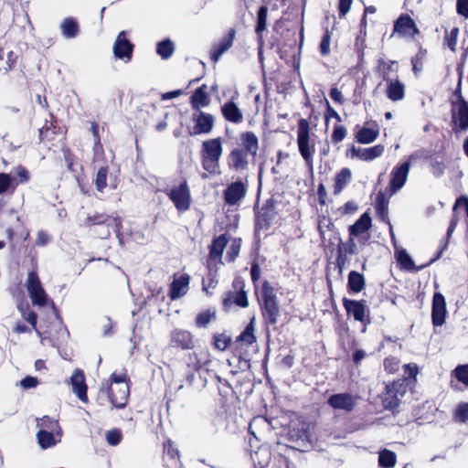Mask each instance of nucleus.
Segmentation results:
<instances>
[{"label":"nucleus","instance_id":"obj_62","mask_svg":"<svg viewBox=\"0 0 468 468\" xmlns=\"http://www.w3.org/2000/svg\"><path fill=\"white\" fill-rule=\"evenodd\" d=\"M404 369L409 378H415L419 373V367L416 364H405Z\"/></svg>","mask_w":468,"mask_h":468},{"label":"nucleus","instance_id":"obj_16","mask_svg":"<svg viewBox=\"0 0 468 468\" xmlns=\"http://www.w3.org/2000/svg\"><path fill=\"white\" fill-rule=\"evenodd\" d=\"M193 121L195 122L194 133H209L214 125V118L211 114L200 112L194 114Z\"/></svg>","mask_w":468,"mask_h":468},{"label":"nucleus","instance_id":"obj_32","mask_svg":"<svg viewBox=\"0 0 468 468\" xmlns=\"http://www.w3.org/2000/svg\"><path fill=\"white\" fill-rule=\"evenodd\" d=\"M365 278L361 273L356 271L349 272L347 280V287L349 291L358 293L365 288Z\"/></svg>","mask_w":468,"mask_h":468},{"label":"nucleus","instance_id":"obj_27","mask_svg":"<svg viewBox=\"0 0 468 468\" xmlns=\"http://www.w3.org/2000/svg\"><path fill=\"white\" fill-rule=\"evenodd\" d=\"M221 153L222 148L219 139H211L203 143L202 156L218 159Z\"/></svg>","mask_w":468,"mask_h":468},{"label":"nucleus","instance_id":"obj_29","mask_svg":"<svg viewBox=\"0 0 468 468\" xmlns=\"http://www.w3.org/2000/svg\"><path fill=\"white\" fill-rule=\"evenodd\" d=\"M398 68V62L395 60H385L380 58L378 61V71L381 74L385 81H388V79H392L391 74L397 73Z\"/></svg>","mask_w":468,"mask_h":468},{"label":"nucleus","instance_id":"obj_34","mask_svg":"<svg viewBox=\"0 0 468 468\" xmlns=\"http://www.w3.org/2000/svg\"><path fill=\"white\" fill-rule=\"evenodd\" d=\"M397 462L396 453L388 449H384L378 453V464L382 468H393Z\"/></svg>","mask_w":468,"mask_h":468},{"label":"nucleus","instance_id":"obj_30","mask_svg":"<svg viewBox=\"0 0 468 468\" xmlns=\"http://www.w3.org/2000/svg\"><path fill=\"white\" fill-rule=\"evenodd\" d=\"M241 145L248 154L255 155L259 148L257 136L251 133L247 132L240 135Z\"/></svg>","mask_w":468,"mask_h":468},{"label":"nucleus","instance_id":"obj_1","mask_svg":"<svg viewBox=\"0 0 468 468\" xmlns=\"http://www.w3.org/2000/svg\"><path fill=\"white\" fill-rule=\"evenodd\" d=\"M297 145L306 165L312 168L315 147L314 144L311 141L309 122L305 119H300L298 122Z\"/></svg>","mask_w":468,"mask_h":468},{"label":"nucleus","instance_id":"obj_56","mask_svg":"<svg viewBox=\"0 0 468 468\" xmlns=\"http://www.w3.org/2000/svg\"><path fill=\"white\" fill-rule=\"evenodd\" d=\"M353 0H339V15L345 16L350 10Z\"/></svg>","mask_w":468,"mask_h":468},{"label":"nucleus","instance_id":"obj_24","mask_svg":"<svg viewBox=\"0 0 468 468\" xmlns=\"http://www.w3.org/2000/svg\"><path fill=\"white\" fill-rule=\"evenodd\" d=\"M165 455L164 461L167 468H181V462L179 459V452L175 449L170 441L165 443Z\"/></svg>","mask_w":468,"mask_h":468},{"label":"nucleus","instance_id":"obj_57","mask_svg":"<svg viewBox=\"0 0 468 468\" xmlns=\"http://www.w3.org/2000/svg\"><path fill=\"white\" fill-rule=\"evenodd\" d=\"M320 51L322 55H328L330 52V36L326 33L320 43Z\"/></svg>","mask_w":468,"mask_h":468},{"label":"nucleus","instance_id":"obj_64","mask_svg":"<svg viewBox=\"0 0 468 468\" xmlns=\"http://www.w3.org/2000/svg\"><path fill=\"white\" fill-rule=\"evenodd\" d=\"M249 304L247 297L243 292L236 294V305H239L241 307H247Z\"/></svg>","mask_w":468,"mask_h":468},{"label":"nucleus","instance_id":"obj_3","mask_svg":"<svg viewBox=\"0 0 468 468\" xmlns=\"http://www.w3.org/2000/svg\"><path fill=\"white\" fill-rule=\"evenodd\" d=\"M26 288L33 304L38 306H45L49 303L53 304V302L46 293L36 271H32L28 273L26 281Z\"/></svg>","mask_w":468,"mask_h":468},{"label":"nucleus","instance_id":"obj_25","mask_svg":"<svg viewBox=\"0 0 468 468\" xmlns=\"http://www.w3.org/2000/svg\"><path fill=\"white\" fill-rule=\"evenodd\" d=\"M209 95L207 85L203 84L197 89L190 99V103L194 109L199 110L209 104Z\"/></svg>","mask_w":468,"mask_h":468},{"label":"nucleus","instance_id":"obj_55","mask_svg":"<svg viewBox=\"0 0 468 468\" xmlns=\"http://www.w3.org/2000/svg\"><path fill=\"white\" fill-rule=\"evenodd\" d=\"M222 113L229 121H234V104L228 102L222 107Z\"/></svg>","mask_w":468,"mask_h":468},{"label":"nucleus","instance_id":"obj_23","mask_svg":"<svg viewBox=\"0 0 468 468\" xmlns=\"http://www.w3.org/2000/svg\"><path fill=\"white\" fill-rule=\"evenodd\" d=\"M228 244V239L225 235H221L215 239L209 248V263L217 262L221 259V255Z\"/></svg>","mask_w":468,"mask_h":468},{"label":"nucleus","instance_id":"obj_12","mask_svg":"<svg viewBox=\"0 0 468 468\" xmlns=\"http://www.w3.org/2000/svg\"><path fill=\"white\" fill-rule=\"evenodd\" d=\"M190 277L186 273H176L169 288V296L172 300L177 299L187 292Z\"/></svg>","mask_w":468,"mask_h":468},{"label":"nucleus","instance_id":"obj_7","mask_svg":"<svg viewBox=\"0 0 468 468\" xmlns=\"http://www.w3.org/2000/svg\"><path fill=\"white\" fill-rule=\"evenodd\" d=\"M168 196L177 210L186 211L190 207L191 196L186 181L174 186Z\"/></svg>","mask_w":468,"mask_h":468},{"label":"nucleus","instance_id":"obj_38","mask_svg":"<svg viewBox=\"0 0 468 468\" xmlns=\"http://www.w3.org/2000/svg\"><path fill=\"white\" fill-rule=\"evenodd\" d=\"M232 45V34L230 33L224 40L217 45L211 54L213 60L217 61L220 55L228 50Z\"/></svg>","mask_w":468,"mask_h":468},{"label":"nucleus","instance_id":"obj_19","mask_svg":"<svg viewBox=\"0 0 468 468\" xmlns=\"http://www.w3.org/2000/svg\"><path fill=\"white\" fill-rule=\"evenodd\" d=\"M385 147L382 144H377L368 148L353 147V154L363 161H371L383 154Z\"/></svg>","mask_w":468,"mask_h":468},{"label":"nucleus","instance_id":"obj_54","mask_svg":"<svg viewBox=\"0 0 468 468\" xmlns=\"http://www.w3.org/2000/svg\"><path fill=\"white\" fill-rule=\"evenodd\" d=\"M23 388H33L38 385V379L35 377H26L20 382Z\"/></svg>","mask_w":468,"mask_h":468},{"label":"nucleus","instance_id":"obj_41","mask_svg":"<svg viewBox=\"0 0 468 468\" xmlns=\"http://www.w3.org/2000/svg\"><path fill=\"white\" fill-rule=\"evenodd\" d=\"M458 35H459L458 27H453L450 31L446 30L443 45L447 46L452 51H455Z\"/></svg>","mask_w":468,"mask_h":468},{"label":"nucleus","instance_id":"obj_2","mask_svg":"<svg viewBox=\"0 0 468 468\" xmlns=\"http://www.w3.org/2000/svg\"><path fill=\"white\" fill-rule=\"evenodd\" d=\"M457 101L452 103V130L455 133L468 130V102L461 94V80L455 91Z\"/></svg>","mask_w":468,"mask_h":468},{"label":"nucleus","instance_id":"obj_37","mask_svg":"<svg viewBox=\"0 0 468 468\" xmlns=\"http://www.w3.org/2000/svg\"><path fill=\"white\" fill-rule=\"evenodd\" d=\"M395 257L398 263L401 266V268L405 270H411L414 267V263L410 258V256L407 253L405 250L399 249L396 250Z\"/></svg>","mask_w":468,"mask_h":468},{"label":"nucleus","instance_id":"obj_63","mask_svg":"<svg viewBox=\"0 0 468 468\" xmlns=\"http://www.w3.org/2000/svg\"><path fill=\"white\" fill-rule=\"evenodd\" d=\"M330 98L340 104L344 102V97L342 95V92L337 88L331 89Z\"/></svg>","mask_w":468,"mask_h":468},{"label":"nucleus","instance_id":"obj_33","mask_svg":"<svg viewBox=\"0 0 468 468\" xmlns=\"http://www.w3.org/2000/svg\"><path fill=\"white\" fill-rule=\"evenodd\" d=\"M352 173L349 168H343L335 178V194H339L351 180Z\"/></svg>","mask_w":468,"mask_h":468},{"label":"nucleus","instance_id":"obj_26","mask_svg":"<svg viewBox=\"0 0 468 468\" xmlns=\"http://www.w3.org/2000/svg\"><path fill=\"white\" fill-rule=\"evenodd\" d=\"M379 135V129L377 124L375 127H363L356 133V139L359 144H367L374 142Z\"/></svg>","mask_w":468,"mask_h":468},{"label":"nucleus","instance_id":"obj_6","mask_svg":"<svg viewBox=\"0 0 468 468\" xmlns=\"http://www.w3.org/2000/svg\"><path fill=\"white\" fill-rule=\"evenodd\" d=\"M411 159H413L412 155L409 157L408 161L398 165L393 168L389 182L390 195L396 194L405 185L410 173Z\"/></svg>","mask_w":468,"mask_h":468},{"label":"nucleus","instance_id":"obj_52","mask_svg":"<svg viewBox=\"0 0 468 468\" xmlns=\"http://www.w3.org/2000/svg\"><path fill=\"white\" fill-rule=\"evenodd\" d=\"M107 384L108 386H121V384H128L127 376L125 373H121L119 375L112 373L110 378V383Z\"/></svg>","mask_w":468,"mask_h":468},{"label":"nucleus","instance_id":"obj_45","mask_svg":"<svg viewBox=\"0 0 468 468\" xmlns=\"http://www.w3.org/2000/svg\"><path fill=\"white\" fill-rule=\"evenodd\" d=\"M268 8L266 6H261L258 11V21L256 31L258 34L261 33L266 29L267 24Z\"/></svg>","mask_w":468,"mask_h":468},{"label":"nucleus","instance_id":"obj_44","mask_svg":"<svg viewBox=\"0 0 468 468\" xmlns=\"http://www.w3.org/2000/svg\"><path fill=\"white\" fill-rule=\"evenodd\" d=\"M156 51L163 58H168L174 52V45L170 40L161 41Z\"/></svg>","mask_w":468,"mask_h":468},{"label":"nucleus","instance_id":"obj_13","mask_svg":"<svg viewBox=\"0 0 468 468\" xmlns=\"http://www.w3.org/2000/svg\"><path fill=\"white\" fill-rule=\"evenodd\" d=\"M343 305L348 315L354 317L356 321L364 322L368 309L364 301H356L345 298Z\"/></svg>","mask_w":468,"mask_h":468},{"label":"nucleus","instance_id":"obj_40","mask_svg":"<svg viewBox=\"0 0 468 468\" xmlns=\"http://www.w3.org/2000/svg\"><path fill=\"white\" fill-rule=\"evenodd\" d=\"M254 335V325L253 319L250 323L246 326L245 330L240 334V335L236 339V342L245 343V344H252L255 342Z\"/></svg>","mask_w":468,"mask_h":468},{"label":"nucleus","instance_id":"obj_10","mask_svg":"<svg viewBox=\"0 0 468 468\" xmlns=\"http://www.w3.org/2000/svg\"><path fill=\"white\" fill-rule=\"evenodd\" d=\"M394 34H398L402 37H412L419 34V29L410 16L402 15L394 24L393 35Z\"/></svg>","mask_w":468,"mask_h":468},{"label":"nucleus","instance_id":"obj_18","mask_svg":"<svg viewBox=\"0 0 468 468\" xmlns=\"http://www.w3.org/2000/svg\"><path fill=\"white\" fill-rule=\"evenodd\" d=\"M37 440L41 448L47 449L54 446L61 438V430L58 431H48L39 430L37 432Z\"/></svg>","mask_w":468,"mask_h":468},{"label":"nucleus","instance_id":"obj_4","mask_svg":"<svg viewBox=\"0 0 468 468\" xmlns=\"http://www.w3.org/2000/svg\"><path fill=\"white\" fill-rule=\"evenodd\" d=\"M29 179L30 173L24 166L16 168L15 177L6 173H0V194H13L18 185L27 183Z\"/></svg>","mask_w":468,"mask_h":468},{"label":"nucleus","instance_id":"obj_15","mask_svg":"<svg viewBox=\"0 0 468 468\" xmlns=\"http://www.w3.org/2000/svg\"><path fill=\"white\" fill-rule=\"evenodd\" d=\"M70 384L73 392L83 402H88L87 385L84 373L80 369H76L70 378Z\"/></svg>","mask_w":468,"mask_h":468},{"label":"nucleus","instance_id":"obj_42","mask_svg":"<svg viewBox=\"0 0 468 468\" xmlns=\"http://www.w3.org/2000/svg\"><path fill=\"white\" fill-rule=\"evenodd\" d=\"M231 336L224 333L218 334L214 336V344L218 350H226L231 346Z\"/></svg>","mask_w":468,"mask_h":468},{"label":"nucleus","instance_id":"obj_47","mask_svg":"<svg viewBox=\"0 0 468 468\" xmlns=\"http://www.w3.org/2000/svg\"><path fill=\"white\" fill-rule=\"evenodd\" d=\"M262 302L276 301L275 290L267 282H265L261 288Z\"/></svg>","mask_w":468,"mask_h":468},{"label":"nucleus","instance_id":"obj_36","mask_svg":"<svg viewBox=\"0 0 468 468\" xmlns=\"http://www.w3.org/2000/svg\"><path fill=\"white\" fill-rule=\"evenodd\" d=\"M61 29L66 37L71 38L78 35L79 26L75 19L66 18L61 25Z\"/></svg>","mask_w":468,"mask_h":468},{"label":"nucleus","instance_id":"obj_59","mask_svg":"<svg viewBox=\"0 0 468 468\" xmlns=\"http://www.w3.org/2000/svg\"><path fill=\"white\" fill-rule=\"evenodd\" d=\"M399 361L396 358H387L384 361V366L389 372H395L399 369Z\"/></svg>","mask_w":468,"mask_h":468},{"label":"nucleus","instance_id":"obj_35","mask_svg":"<svg viewBox=\"0 0 468 468\" xmlns=\"http://www.w3.org/2000/svg\"><path fill=\"white\" fill-rule=\"evenodd\" d=\"M263 303V315L267 317L270 323L275 324L279 316V306L277 301H269Z\"/></svg>","mask_w":468,"mask_h":468},{"label":"nucleus","instance_id":"obj_5","mask_svg":"<svg viewBox=\"0 0 468 468\" xmlns=\"http://www.w3.org/2000/svg\"><path fill=\"white\" fill-rule=\"evenodd\" d=\"M406 392L404 384L400 381H393L387 384L385 391L381 394V401L385 409L393 410L399 406V397Z\"/></svg>","mask_w":468,"mask_h":468},{"label":"nucleus","instance_id":"obj_53","mask_svg":"<svg viewBox=\"0 0 468 468\" xmlns=\"http://www.w3.org/2000/svg\"><path fill=\"white\" fill-rule=\"evenodd\" d=\"M456 418L461 422H465L468 420V404L463 403L460 404L456 410Z\"/></svg>","mask_w":468,"mask_h":468},{"label":"nucleus","instance_id":"obj_50","mask_svg":"<svg viewBox=\"0 0 468 468\" xmlns=\"http://www.w3.org/2000/svg\"><path fill=\"white\" fill-rule=\"evenodd\" d=\"M218 159L210 158V157H207V156H202L203 167L209 174L216 173V171L218 169Z\"/></svg>","mask_w":468,"mask_h":468},{"label":"nucleus","instance_id":"obj_22","mask_svg":"<svg viewBox=\"0 0 468 468\" xmlns=\"http://www.w3.org/2000/svg\"><path fill=\"white\" fill-rule=\"evenodd\" d=\"M371 228V218L368 213H364L361 217L348 228L349 236L357 237L369 230Z\"/></svg>","mask_w":468,"mask_h":468},{"label":"nucleus","instance_id":"obj_11","mask_svg":"<svg viewBox=\"0 0 468 468\" xmlns=\"http://www.w3.org/2000/svg\"><path fill=\"white\" fill-rule=\"evenodd\" d=\"M446 303L444 296L440 292H435L432 298L431 319L435 326H441L445 322Z\"/></svg>","mask_w":468,"mask_h":468},{"label":"nucleus","instance_id":"obj_17","mask_svg":"<svg viewBox=\"0 0 468 468\" xmlns=\"http://www.w3.org/2000/svg\"><path fill=\"white\" fill-rule=\"evenodd\" d=\"M386 82V95L392 101H399L405 97V84L398 78L388 79Z\"/></svg>","mask_w":468,"mask_h":468},{"label":"nucleus","instance_id":"obj_21","mask_svg":"<svg viewBox=\"0 0 468 468\" xmlns=\"http://www.w3.org/2000/svg\"><path fill=\"white\" fill-rule=\"evenodd\" d=\"M354 236H349V239L338 245L337 249V265L339 268H343L346 262V257L347 255H353L356 251V245L354 240Z\"/></svg>","mask_w":468,"mask_h":468},{"label":"nucleus","instance_id":"obj_49","mask_svg":"<svg viewBox=\"0 0 468 468\" xmlns=\"http://www.w3.org/2000/svg\"><path fill=\"white\" fill-rule=\"evenodd\" d=\"M107 169L105 167H101L96 176L95 185L99 191H102L107 186Z\"/></svg>","mask_w":468,"mask_h":468},{"label":"nucleus","instance_id":"obj_48","mask_svg":"<svg viewBox=\"0 0 468 468\" xmlns=\"http://www.w3.org/2000/svg\"><path fill=\"white\" fill-rule=\"evenodd\" d=\"M215 317V312L207 310L200 313L196 319L197 324L200 327L206 326Z\"/></svg>","mask_w":468,"mask_h":468},{"label":"nucleus","instance_id":"obj_60","mask_svg":"<svg viewBox=\"0 0 468 468\" xmlns=\"http://www.w3.org/2000/svg\"><path fill=\"white\" fill-rule=\"evenodd\" d=\"M444 169L445 165L442 162H434L431 164L432 174L437 177L443 175Z\"/></svg>","mask_w":468,"mask_h":468},{"label":"nucleus","instance_id":"obj_14","mask_svg":"<svg viewBox=\"0 0 468 468\" xmlns=\"http://www.w3.org/2000/svg\"><path fill=\"white\" fill-rule=\"evenodd\" d=\"M113 52L115 57L120 59H126L127 61L131 59L133 53V45L126 37V32L122 31L114 43Z\"/></svg>","mask_w":468,"mask_h":468},{"label":"nucleus","instance_id":"obj_46","mask_svg":"<svg viewBox=\"0 0 468 468\" xmlns=\"http://www.w3.org/2000/svg\"><path fill=\"white\" fill-rule=\"evenodd\" d=\"M454 377L458 381L462 382L465 386H468V365L458 366L453 370Z\"/></svg>","mask_w":468,"mask_h":468},{"label":"nucleus","instance_id":"obj_51","mask_svg":"<svg viewBox=\"0 0 468 468\" xmlns=\"http://www.w3.org/2000/svg\"><path fill=\"white\" fill-rule=\"evenodd\" d=\"M346 135V129L343 125H336L334 128L331 139L335 144L340 143Z\"/></svg>","mask_w":468,"mask_h":468},{"label":"nucleus","instance_id":"obj_8","mask_svg":"<svg viewBox=\"0 0 468 468\" xmlns=\"http://www.w3.org/2000/svg\"><path fill=\"white\" fill-rule=\"evenodd\" d=\"M358 397L350 393L334 394L327 399V404L334 410L352 411L357 405Z\"/></svg>","mask_w":468,"mask_h":468},{"label":"nucleus","instance_id":"obj_58","mask_svg":"<svg viewBox=\"0 0 468 468\" xmlns=\"http://www.w3.org/2000/svg\"><path fill=\"white\" fill-rule=\"evenodd\" d=\"M456 8L459 15L468 18V0H457Z\"/></svg>","mask_w":468,"mask_h":468},{"label":"nucleus","instance_id":"obj_20","mask_svg":"<svg viewBox=\"0 0 468 468\" xmlns=\"http://www.w3.org/2000/svg\"><path fill=\"white\" fill-rule=\"evenodd\" d=\"M171 343L174 346L182 349H190L194 346L191 334L184 330H175L171 335Z\"/></svg>","mask_w":468,"mask_h":468},{"label":"nucleus","instance_id":"obj_9","mask_svg":"<svg viewBox=\"0 0 468 468\" xmlns=\"http://www.w3.org/2000/svg\"><path fill=\"white\" fill-rule=\"evenodd\" d=\"M101 390L106 391L114 407L122 408L126 405L129 398L128 384H121V386H108L106 384Z\"/></svg>","mask_w":468,"mask_h":468},{"label":"nucleus","instance_id":"obj_61","mask_svg":"<svg viewBox=\"0 0 468 468\" xmlns=\"http://www.w3.org/2000/svg\"><path fill=\"white\" fill-rule=\"evenodd\" d=\"M107 441L112 445H116L121 441V433L117 431H112L107 434Z\"/></svg>","mask_w":468,"mask_h":468},{"label":"nucleus","instance_id":"obj_43","mask_svg":"<svg viewBox=\"0 0 468 468\" xmlns=\"http://www.w3.org/2000/svg\"><path fill=\"white\" fill-rule=\"evenodd\" d=\"M37 426L39 430H48V431H58L60 429L58 420L50 419L48 416H44L43 418L37 420Z\"/></svg>","mask_w":468,"mask_h":468},{"label":"nucleus","instance_id":"obj_28","mask_svg":"<svg viewBox=\"0 0 468 468\" xmlns=\"http://www.w3.org/2000/svg\"><path fill=\"white\" fill-rule=\"evenodd\" d=\"M18 309L20 310L24 319L29 322V324L39 335H41L42 334L51 335V332L50 330L48 329V327L43 328V326L41 325V330L37 329V315L33 311L29 309L27 303H26L25 306L23 304H19Z\"/></svg>","mask_w":468,"mask_h":468},{"label":"nucleus","instance_id":"obj_39","mask_svg":"<svg viewBox=\"0 0 468 468\" xmlns=\"http://www.w3.org/2000/svg\"><path fill=\"white\" fill-rule=\"evenodd\" d=\"M252 460L259 468H264L269 464L271 454L267 449H260L252 455Z\"/></svg>","mask_w":468,"mask_h":468},{"label":"nucleus","instance_id":"obj_31","mask_svg":"<svg viewBox=\"0 0 468 468\" xmlns=\"http://www.w3.org/2000/svg\"><path fill=\"white\" fill-rule=\"evenodd\" d=\"M376 212L378 217L385 221L389 222L388 218V200L386 198V196L384 193L379 192L376 198V205H375Z\"/></svg>","mask_w":468,"mask_h":468}]
</instances>
